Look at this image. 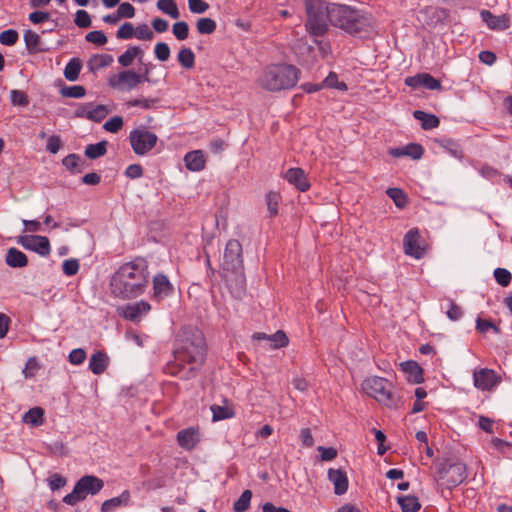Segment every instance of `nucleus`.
I'll return each instance as SVG.
<instances>
[{
	"label": "nucleus",
	"mask_w": 512,
	"mask_h": 512,
	"mask_svg": "<svg viewBox=\"0 0 512 512\" xmlns=\"http://www.w3.org/2000/svg\"><path fill=\"white\" fill-rule=\"evenodd\" d=\"M107 114V107L105 105L99 104L95 107L92 106L90 108L88 119L96 123H99L106 117Z\"/></svg>",
	"instance_id": "49"
},
{
	"label": "nucleus",
	"mask_w": 512,
	"mask_h": 512,
	"mask_svg": "<svg viewBox=\"0 0 512 512\" xmlns=\"http://www.w3.org/2000/svg\"><path fill=\"white\" fill-rule=\"evenodd\" d=\"M135 37L140 40L149 41L153 39L154 33L147 24H140L135 28Z\"/></svg>",
	"instance_id": "62"
},
{
	"label": "nucleus",
	"mask_w": 512,
	"mask_h": 512,
	"mask_svg": "<svg viewBox=\"0 0 512 512\" xmlns=\"http://www.w3.org/2000/svg\"><path fill=\"white\" fill-rule=\"evenodd\" d=\"M177 60L185 69H192L195 66V55L190 48H181L178 52Z\"/></svg>",
	"instance_id": "38"
},
{
	"label": "nucleus",
	"mask_w": 512,
	"mask_h": 512,
	"mask_svg": "<svg viewBox=\"0 0 512 512\" xmlns=\"http://www.w3.org/2000/svg\"><path fill=\"white\" fill-rule=\"evenodd\" d=\"M413 117L421 121V127L423 130H431L437 128L440 124L439 118L434 114L426 113L422 110H415L413 112Z\"/></svg>",
	"instance_id": "30"
},
{
	"label": "nucleus",
	"mask_w": 512,
	"mask_h": 512,
	"mask_svg": "<svg viewBox=\"0 0 512 512\" xmlns=\"http://www.w3.org/2000/svg\"><path fill=\"white\" fill-rule=\"evenodd\" d=\"M10 99L11 103L15 106L26 107L29 104L28 96L25 92L20 90H11L10 91Z\"/></svg>",
	"instance_id": "53"
},
{
	"label": "nucleus",
	"mask_w": 512,
	"mask_h": 512,
	"mask_svg": "<svg viewBox=\"0 0 512 512\" xmlns=\"http://www.w3.org/2000/svg\"><path fill=\"white\" fill-rule=\"evenodd\" d=\"M253 340H267L272 349L284 348L289 344V339L284 331L278 330L274 334L268 335L263 332H256L252 335Z\"/></svg>",
	"instance_id": "21"
},
{
	"label": "nucleus",
	"mask_w": 512,
	"mask_h": 512,
	"mask_svg": "<svg viewBox=\"0 0 512 512\" xmlns=\"http://www.w3.org/2000/svg\"><path fill=\"white\" fill-rule=\"evenodd\" d=\"M422 87L429 90H441L442 84L440 80L434 78L429 73H422Z\"/></svg>",
	"instance_id": "55"
},
{
	"label": "nucleus",
	"mask_w": 512,
	"mask_h": 512,
	"mask_svg": "<svg viewBox=\"0 0 512 512\" xmlns=\"http://www.w3.org/2000/svg\"><path fill=\"white\" fill-rule=\"evenodd\" d=\"M17 243L24 249L36 252L40 256L46 257L50 254L51 246L49 239L40 235H21Z\"/></svg>",
	"instance_id": "11"
},
{
	"label": "nucleus",
	"mask_w": 512,
	"mask_h": 512,
	"mask_svg": "<svg viewBox=\"0 0 512 512\" xmlns=\"http://www.w3.org/2000/svg\"><path fill=\"white\" fill-rule=\"evenodd\" d=\"M437 476L448 488L456 487L467 478L466 464L456 458H438L434 462Z\"/></svg>",
	"instance_id": "5"
},
{
	"label": "nucleus",
	"mask_w": 512,
	"mask_h": 512,
	"mask_svg": "<svg viewBox=\"0 0 512 512\" xmlns=\"http://www.w3.org/2000/svg\"><path fill=\"white\" fill-rule=\"evenodd\" d=\"M424 148L418 143H409L402 147L391 148L389 154L395 158L408 156L413 160H418L423 156Z\"/></svg>",
	"instance_id": "22"
},
{
	"label": "nucleus",
	"mask_w": 512,
	"mask_h": 512,
	"mask_svg": "<svg viewBox=\"0 0 512 512\" xmlns=\"http://www.w3.org/2000/svg\"><path fill=\"white\" fill-rule=\"evenodd\" d=\"M135 36V28L132 23L125 22L120 26V28L116 32V37L118 39L127 40L131 39Z\"/></svg>",
	"instance_id": "54"
},
{
	"label": "nucleus",
	"mask_w": 512,
	"mask_h": 512,
	"mask_svg": "<svg viewBox=\"0 0 512 512\" xmlns=\"http://www.w3.org/2000/svg\"><path fill=\"white\" fill-rule=\"evenodd\" d=\"M177 441L180 447L190 451L195 448L197 443L200 441V434L198 429L189 427L182 429L177 433Z\"/></svg>",
	"instance_id": "19"
},
{
	"label": "nucleus",
	"mask_w": 512,
	"mask_h": 512,
	"mask_svg": "<svg viewBox=\"0 0 512 512\" xmlns=\"http://www.w3.org/2000/svg\"><path fill=\"white\" fill-rule=\"evenodd\" d=\"M191 13L203 14L209 9V4L204 0H187Z\"/></svg>",
	"instance_id": "61"
},
{
	"label": "nucleus",
	"mask_w": 512,
	"mask_h": 512,
	"mask_svg": "<svg viewBox=\"0 0 512 512\" xmlns=\"http://www.w3.org/2000/svg\"><path fill=\"white\" fill-rule=\"evenodd\" d=\"M401 369L408 376V381L413 384H420L424 381L423 369L413 360H408L400 364Z\"/></svg>",
	"instance_id": "23"
},
{
	"label": "nucleus",
	"mask_w": 512,
	"mask_h": 512,
	"mask_svg": "<svg viewBox=\"0 0 512 512\" xmlns=\"http://www.w3.org/2000/svg\"><path fill=\"white\" fill-rule=\"evenodd\" d=\"M5 262L11 268H23L28 265V258L22 251L11 247L7 251Z\"/></svg>",
	"instance_id": "25"
},
{
	"label": "nucleus",
	"mask_w": 512,
	"mask_h": 512,
	"mask_svg": "<svg viewBox=\"0 0 512 512\" xmlns=\"http://www.w3.org/2000/svg\"><path fill=\"white\" fill-rule=\"evenodd\" d=\"M474 385L483 391L491 390L501 382L494 370L483 368L473 374Z\"/></svg>",
	"instance_id": "15"
},
{
	"label": "nucleus",
	"mask_w": 512,
	"mask_h": 512,
	"mask_svg": "<svg viewBox=\"0 0 512 512\" xmlns=\"http://www.w3.org/2000/svg\"><path fill=\"white\" fill-rule=\"evenodd\" d=\"M23 38L28 53L35 54L47 51L46 48L40 47L41 38L35 31L31 29L26 30Z\"/></svg>",
	"instance_id": "27"
},
{
	"label": "nucleus",
	"mask_w": 512,
	"mask_h": 512,
	"mask_svg": "<svg viewBox=\"0 0 512 512\" xmlns=\"http://www.w3.org/2000/svg\"><path fill=\"white\" fill-rule=\"evenodd\" d=\"M328 479L334 485V493L336 495H343L348 490V477L345 471L342 469H333L330 468L328 470Z\"/></svg>",
	"instance_id": "20"
},
{
	"label": "nucleus",
	"mask_w": 512,
	"mask_h": 512,
	"mask_svg": "<svg viewBox=\"0 0 512 512\" xmlns=\"http://www.w3.org/2000/svg\"><path fill=\"white\" fill-rule=\"evenodd\" d=\"M210 410L212 412V421L213 422L230 419V418H233L235 415V413L232 409L225 407V406L216 405V404H213L210 407Z\"/></svg>",
	"instance_id": "40"
},
{
	"label": "nucleus",
	"mask_w": 512,
	"mask_h": 512,
	"mask_svg": "<svg viewBox=\"0 0 512 512\" xmlns=\"http://www.w3.org/2000/svg\"><path fill=\"white\" fill-rule=\"evenodd\" d=\"M174 361L168 362L164 367L166 374L176 376L180 380H189L195 377L197 367L185 369L184 364L202 365L206 359L207 346L204 334L197 327H183L174 341Z\"/></svg>",
	"instance_id": "1"
},
{
	"label": "nucleus",
	"mask_w": 512,
	"mask_h": 512,
	"mask_svg": "<svg viewBox=\"0 0 512 512\" xmlns=\"http://www.w3.org/2000/svg\"><path fill=\"white\" fill-rule=\"evenodd\" d=\"M251 498L252 492L250 490H244L240 497L234 502V511L245 512L250 506Z\"/></svg>",
	"instance_id": "46"
},
{
	"label": "nucleus",
	"mask_w": 512,
	"mask_h": 512,
	"mask_svg": "<svg viewBox=\"0 0 512 512\" xmlns=\"http://www.w3.org/2000/svg\"><path fill=\"white\" fill-rule=\"evenodd\" d=\"M158 103L157 98H143V99H133L126 102L127 107H140L143 110H148Z\"/></svg>",
	"instance_id": "47"
},
{
	"label": "nucleus",
	"mask_w": 512,
	"mask_h": 512,
	"mask_svg": "<svg viewBox=\"0 0 512 512\" xmlns=\"http://www.w3.org/2000/svg\"><path fill=\"white\" fill-rule=\"evenodd\" d=\"M103 487L104 482L102 479L94 475H85L75 483L72 492L63 497V502L74 506L78 502L85 500L87 495H96Z\"/></svg>",
	"instance_id": "7"
},
{
	"label": "nucleus",
	"mask_w": 512,
	"mask_h": 512,
	"mask_svg": "<svg viewBox=\"0 0 512 512\" xmlns=\"http://www.w3.org/2000/svg\"><path fill=\"white\" fill-rule=\"evenodd\" d=\"M113 62V56L110 54H96L88 62L90 71H96L109 66Z\"/></svg>",
	"instance_id": "37"
},
{
	"label": "nucleus",
	"mask_w": 512,
	"mask_h": 512,
	"mask_svg": "<svg viewBox=\"0 0 512 512\" xmlns=\"http://www.w3.org/2000/svg\"><path fill=\"white\" fill-rule=\"evenodd\" d=\"M493 274H494V278H495L496 282L500 286L507 287L510 284L512 275H511L510 271H508L507 269L496 268L494 270Z\"/></svg>",
	"instance_id": "51"
},
{
	"label": "nucleus",
	"mask_w": 512,
	"mask_h": 512,
	"mask_svg": "<svg viewBox=\"0 0 512 512\" xmlns=\"http://www.w3.org/2000/svg\"><path fill=\"white\" fill-rule=\"evenodd\" d=\"M60 94L63 97L79 99L86 95V89L81 85L66 86L60 89Z\"/></svg>",
	"instance_id": "44"
},
{
	"label": "nucleus",
	"mask_w": 512,
	"mask_h": 512,
	"mask_svg": "<svg viewBox=\"0 0 512 512\" xmlns=\"http://www.w3.org/2000/svg\"><path fill=\"white\" fill-rule=\"evenodd\" d=\"M143 50L139 46H129L128 49L118 57V63L123 67H129L137 58L138 62L142 63Z\"/></svg>",
	"instance_id": "26"
},
{
	"label": "nucleus",
	"mask_w": 512,
	"mask_h": 512,
	"mask_svg": "<svg viewBox=\"0 0 512 512\" xmlns=\"http://www.w3.org/2000/svg\"><path fill=\"white\" fill-rule=\"evenodd\" d=\"M86 41L98 46H103L107 43L108 39L105 33L101 30H94L86 34Z\"/></svg>",
	"instance_id": "52"
},
{
	"label": "nucleus",
	"mask_w": 512,
	"mask_h": 512,
	"mask_svg": "<svg viewBox=\"0 0 512 512\" xmlns=\"http://www.w3.org/2000/svg\"><path fill=\"white\" fill-rule=\"evenodd\" d=\"M362 388L367 395L375 398L379 403L389 408H397V399L391 391L392 383L386 378L378 376L367 378L363 381Z\"/></svg>",
	"instance_id": "6"
},
{
	"label": "nucleus",
	"mask_w": 512,
	"mask_h": 512,
	"mask_svg": "<svg viewBox=\"0 0 512 512\" xmlns=\"http://www.w3.org/2000/svg\"><path fill=\"white\" fill-rule=\"evenodd\" d=\"M129 142L136 155L143 156L150 152L157 144L158 136L141 126L129 133Z\"/></svg>",
	"instance_id": "9"
},
{
	"label": "nucleus",
	"mask_w": 512,
	"mask_h": 512,
	"mask_svg": "<svg viewBox=\"0 0 512 512\" xmlns=\"http://www.w3.org/2000/svg\"><path fill=\"white\" fill-rule=\"evenodd\" d=\"M148 267V261L143 257L122 264L110 279L112 294L124 300L143 295L150 281Z\"/></svg>",
	"instance_id": "2"
},
{
	"label": "nucleus",
	"mask_w": 512,
	"mask_h": 512,
	"mask_svg": "<svg viewBox=\"0 0 512 512\" xmlns=\"http://www.w3.org/2000/svg\"><path fill=\"white\" fill-rule=\"evenodd\" d=\"M69 362L73 365H80L86 359V352L82 348L73 349L68 356Z\"/></svg>",
	"instance_id": "63"
},
{
	"label": "nucleus",
	"mask_w": 512,
	"mask_h": 512,
	"mask_svg": "<svg viewBox=\"0 0 512 512\" xmlns=\"http://www.w3.org/2000/svg\"><path fill=\"white\" fill-rule=\"evenodd\" d=\"M437 142L445 151H447L454 158L459 160L463 158L464 153L459 142L451 138H441L437 140Z\"/></svg>",
	"instance_id": "33"
},
{
	"label": "nucleus",
	"mask_w": 512,
	"mask_h": 512,
	"mask_svg": "<svg viewBox=\"0 0 512 512\" xmlns=\"http://www.w3.org/2000/svg\"><path fill=\"white\" fill-rule=\"evenodd\" d=\"M79 267V261L75 258L67 259L62 264L63 273L69 277L77 274Z\"/></svg>",
	"instance_id": "58"
},
{
	"label": "nucleus",
	"mask_w": 512,
	"mask_h": 512,
	"mask_svg": "<svg viewBox=\"0 0 512 512\" xmlns=\"http://www.w3.org/2000/svg\"><path fill=\"white\" fill-rule=\"evenodd\" d=\"M173 35L180 41L188 38L189 25L185 21H179L173 24L172 27Z\"/></svg>",
	"instance_id": "48"
},
{
	"label": "nucleus",
	"mask_w": 512,
	"mask_h": 512,
	"mask_svg": "<svg viewBox=\"0 0 512 512\" xmlns=\"http://www.w3.org/2000/svg\"><path fill=\"white\" fill-rule=\"evenodd\" d=\"M307 20L305 27L307 32L315 37H323L328 32V18L326 16V4L307 2Z\"/></svg>",
	"instance_id": "8"
},
{
	"label": "nucleus",
	"mask_w": 512,
	"mask_h": 512,
	"mask_svg": "<svg viewBox=\"0 0 512 512\" xmlns=\"http://www.w3.org/2000/svg\"><path fill=\"white\" fill-rule=\"evenodd\" d=\"M386 193L398 208H404L407 205V195L402 189L389 188Z\"/></svg>",
	"instance_id": "45"
},
{
	"label": "nucleus",
	"mask_w": 512,
	"mask_h": 512,
	"mask_svg": "<svg viewBox=\"0 0 512 512\" xmlns=\"http://www.w3.org/2000/svg\"><path fill=\"white\" fill-rule=\"evenodd\" d=\"M154 53L159 61H167L170 57V48L167 43L159 42L155 45Z\"/></svg>",
	"instance_id": "60"
},
{
	"label": "nucleus",
	"mask_w": 512,
	"mask_h": 512,
	"mask_svg": "<svg viewBox=\"0 0 512 512\" xmlns=\"http://www.w3.org/2000/svg\"><path fill=\"white\" fill-rule=\"evenodd\" d=\"M74 22L79 28H88L91 26V17L86 10H78Z\"/></svg>",
	"instance_id": "59"
},
{
	"label": "nucleus",
	"mask_w": 512,
	"mask_h": 512,
	"mask_svg": "<svg viewBox=\"0 0 512 512\" xmlns=\"http://www.w3.org/2000/svg\"><path fill=\"white\" fill-rule=\"evenodd\" d=\"M141 83L138 73L132 69L120 71L108 78V84L112 88L130 91Z\"/></svg>",
	"instance_id": "13"
},
{
	"label": "nucleus",
	"mask_w": 512,
	"mask_h": 512,
	"mask_svg": "<svg viewBox=\"0 0 512 512\" xmlns=\"http://www.w3.org/2000/svg\"><path fill=\"white\" fill-rule=\"evenodd\" d=\"M322 88H334L339 91H346L348 86L345 82L338 80V75L335 72H330L328 76L321 82Z\"/></svg>",
	"instance_id": "43"
},
{
	"label": "nucleus",
	"mask_w": 512,
	"mask_h": 512,
	"mask_svg": "<svg viewBox=\"0 0 512 512\" xmlns=\"http://www.w3.org/2000/svg\"><path fill=\"white\" fill-rule=\"evenodd\" d=\"M300 73V70L292 64H272L263 70L259 83L262 88L270 92L287 90L297 84Z\"/></svg>",
	"instance_id": "4"
},
{
	"label": "nucleus",
	"mask_w": 512,
	"mask_h": 512,
	"mask_svg": "<svg viewBox=\"0 0 512 512\" xmlns=\"http://www.w3.org/2000/svg\"><path fill=\"white\" fill-rule=\"evenodd\" d=\"M326 16L330 25L351 35L366 31L371 25L367 13L346 4L326 3Z\"/></svg>",
	"instance_id": "3"
},
{
	"label": "nucleus",
	"mask_w": 512,
	"mask_h": 512,
	"mask_svg": "<svg viewBox=\"0 0 512 512\" xmlns=\"http://www.w3.org/2000/svg\"><path fill=\"white\" fill-rule=\"evenodd\" d=\"M480 17L491 30L503 31L510 27V18L506 14L497 16L491 11L483 9L480 11Z\"/></svg>",
	"instance_id": "17"
},
{
	"label": "nucleus",
	"mask_w": 512,
	"mask_h": 512,
	"mask_svg": "<svg viewBox=\"0 0 512 512\" xmlns=\"http://www.w3.org/2000/svg\"><path fill=\"white\" fill-rule=\"evenodd\" d=\"M396 500L403 512H417L421 509V503L415 495H399Z\"/></svg>",
	"instance_id": "32"
},
{
	"label": "nucleus",
	"mask_w": 512,
	"mask_h": 512,
	"mask_svg": "<svg viewBox=\"0 0 512 512\" xmlns=\"http://www.w3.org/2000/svg\"><path fill=\"white\" fill-rule=\"evenodd\" d=\"M151 309L147 301L141 300L134 303H128L122 307L121 315L132 322H140L142 317L146 315Z\"/></svg>",
	"instance_id": "16"
},
{
	"label": "nucleus",
	"mask_w": 512,
	"mask_h": 512,
	"mask_svg": "<svg viewBox=\"0 0 512 512\" xmlns=\"http://www.w3.org/2000/svg\"><path fill=\"white\" fill-rule=\"evenodd\" d=\"M282 200L279 192L269 191L265 195V203L267 205V217L274 218L278 214V207Z\"/></svg>",
	"instance_id": "34"
},
{
	"label": "nucleus",
	"mask_w": 512,
	"mask_h": 512,
	"mask_svg": "<svg viewBox=\"0 0 512 512\" xmlns=\"http://www.w3.org/2000/svg\"><path fill=\"white\" fill-rule=\"evenodd\" d=\"M107 144L108 142L106 140H102L95 144H89L85 147L84 154L91 160L98 159L106 154Z\"/></svg>",
	"instance_id": "35"
},
{
	"label": "nucleus",
	"mask_w": 512,
	"mask_h": 512,
	"mask_svg": "<svg viewBox=\"0 0 512 512\" xmlns=\"http://www.w3.org/2000/svg\"><path fill=\"white\" fill-rule=\"evenodd\" d=\"M284 179L301 192L308 191L311 186L305 171L299 167L289 168L284 174Z\"/></svg>",
	"instance_id": "18"
},
{
	"label": "nucleus",
	"mask_w": 512,
	"mask_h": 512,
	"mask_svg": "<svg viewBox=\"0 0 512 512\" xmlns=\"http://www.w3.org/2000/svg\"><path fill=\"white\" fill-rule=\"evenodd\" d=\"M82 69V62L79 58L74 57L69 60L64 69V76L68 81H76Z\"/></svg>",
	"instance_id": "36"
},
{
	"label": "nucleus",
	"mask_w": 512,
	"mask_h": 512,
	"mask_svg": "<svg viewBox=\"0 0 512 512\" xmlns=\"http://www.w3.org/2000/svg\"><path fill=\"white\" fill-rule=\"evenodd\" d=\"M423 239L417 228L410 229L403 238V248L406 255L415 259H421L425 255V247L422 245Z\"/></svg>",
	"instance_id": "12"
},
{
	"label": "nucleus",
	"mask_w": 512,
	"mask_h": 512,
	"mask_svg": "<svg viewBox=\"0 0 512 512\" xmlns=\"http://www.w3.org/2000/svg\"><path fill=\"white\" fill-rule=\"evenodd\" d=\"M153 294L152 299L162 301L174 294V287L166 274L160 272L154 275L153 280Z\"/></svg>",
	"instance_id": "14"
},
{
	"label": "nucleus",
	"mask_w": 512,
	"mask_h": 512,
	"mask_svg": "<svg viewBox=\"0 0 512 512\" xmlns=\"http://www.w3.org/2000/svg\"><path fill=\"white\" fill-rule=\"evenodd\" d=\"M39 369L38 360L36 357H30L26 364L24 369L22 370V374L25 379H30L35 376V371Z\"/></svg>",
	"instance_id": "56"
},
{
	"label": "nucleus",
	"mask_w": 512,
	"mask_h": 512,
	"mask_svg": "<svg viewBox=\"0 0 512 512\" xmlns=\"http://www.w3.org/2000/svg\"><path fill=\"white\" fill-rule=\"evenodd\" d=\"M108 365V357L104 352L97 351L95 352L89 361V369L95 374H102Z\"/></svg>",
	"instance_id": "31"
},
{
	"label": "nucleus",
	"mask_w": 512,
	"mask_h": 512,
	"mask_svg": "<svg viewBox=\"0 0 512 512\" xmlns=\"http://www.w3.org/2000/svg\"><path fill=\"white\" fill-rule=\"evenodd\" d=\"M124 121L121 116H114L106 121L103 128L110 133H117L123 127Z\"/></svg>",
	"instance_id": "57"
},
{
	"label": "nucleus",
	"mask_w": 512,
	"mask_h": 512,
	"mask_svg": "<svg viewBox=\"0 0 512 512\" xmlns=\"http://www.w3.org/2000/svg\"><path fill=\"white\" fill-rule=\"evenodd\" d=\"M62 165L72 174H78L85 169L86 162L78 154L71 153L63 158Z\"/></svg>",
	"instance_id": "29"
},
{
	"label": "nucleus",
	"mask_w": 512,
	"mask_h": 512,
	"mask_svg": "<svg viewBox=\"0 0 512 512\" xmlns=\"http://www.w3.org/2000/svg\"><path fill=\"white\" fill-rule=\"evenodd\" d=\"M243 250L241 243L230 239L225 246L221 268L225 271L238 272L243 269Z\"/></svg>",
	"instance_id": "10"
},
{
	"label": "nucleus",
	"mask_w": 512,
	"mask_h": 512,
	"mask_svg": "<svg viewBox=\"0 0 512 512\" xmlns=\"http://www.w3.org/2000/svg\"><path fill=\"white\" fill-rule=\"evenodd\" d=\"M44 410L41 407H33L29 409L24 417L23 420L26 423H30L34 426H40L44 422Z\"/></svg>",
	"instance_id": "39"
},
{
	"label": "nucleus",
	"mask_w": 512,
	"mask_h": 512,
	"mask_svg": "<svg viewBox=\"0 0 512 512\" xmlns=\"http://www.w3.org/2000/svg\"><path fill=\"white\" fill-rule=\"evenodd\" d=\"M157 8L173 19H178L180 17L175 0H158Z\"/></svg>",
	"instance_id": "41"
},
{
	"label": "nucleus",
	"mask_w": 512,
	"mask_h": 512,
	"mask_svg": "<svg viewBox=\"0 0 512 512\" xmlns=\"http://www.w3.org/2000/svg\"><path fill=\"white\" fill-rule=\"evenodd\" d=\"M184 162L188 170L198 172L204 169L206 160L201 150H194L185 155Z\"/></svg>",
	"instance_id": "24"
},
{
	"label": "nucleus",
	"mask_w": 512,
	"mask_h": 512,
	"mask_svg": "<svg viewBox=\"0 0 512 512\" xmlns=\"http://www.w3.org/2000/svg\"><path fill=\"white\" fill-rule=\"evenodd\" d=\"M119 17L122 18H133L135 15V8L128 2H123L118 4V9L116 11Z\"/></svg>",
	"instance_id": "64"
},
{
	"label": "nucleus",
	"mask_w": 512,
	"mask_h": 512,
	"mask_svg": "<svg viewBox=\"0 0 512 512\" xmlns=\"http://www.w3.org/2000/svg\"><path fill=\"white\" fill-rule=\"evenodd\" d=\"M129 500L130 493L125 490L119 496L104 501L101 505V512H114L116 508L127 505Z\"/></svg>",
	"instance_id": "28"
},
{
	"label": "nucleus",
	"mask_w": 512,
	"mask_h": 512,
	"mask_svg": "<svg viewBox=\"0 0 512 512\" xmlns=\"http://www.w3.org/2000/svg\"><path fill=\"white\" fill-rule=\"evenodd\" d=\"M19 34L14 29H7L0 33V43L6 46H13L17 43Z\"/></svg>",
	"instance_id": "50"
},
{
	"label": "nucleus",
	"mask_w": 512,
	"mask_h": 512,
	"mask_svg": "<svg viewBox=\"0 0 512 512\" xmlns=\"http://www.w3.org/2000/svg\"><path fill=\"white\" fill-rule=\"evenodd\" d=\"M196 28L198 33L202 35H210L215 32L217 24L212 18L203 17L197 20Z\"/></svg>",
	"instance_id": "42"
}]
</instances>
